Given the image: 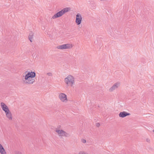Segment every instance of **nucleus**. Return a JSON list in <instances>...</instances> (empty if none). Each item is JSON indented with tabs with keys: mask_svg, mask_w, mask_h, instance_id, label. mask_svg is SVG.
<instances>
[{
	"mask_svg": "<svg viewBox=\"0 0 154 154\" xmlns=\"http://www.w3.org/2000/svg\"><path fill=\"white\" fill-rule=\"evenodd\" d=\"M71 9L70 8H63L60 11L55 14L52 17L53 19H55L62 16L64 14L66 13L69 12Z\"/></svg>",
	"mask_w": 154,
	"mask_h": 154,
	"instance_id": "f257e3e1",
	"label": "nucleus"
},
{
	"mask_svg": "<svg viewBox=\"0 0 154 154\" xmlns=\"http://www.w3.org/2000/svg\"><path fill=\"white\" fill-rule=\"evenodd\" d=\"M74 78L73 76L70 75H69L65 79V82L68 86L70 85L72 86L74 84Z\"/></svg>",
	"mask_w": 154,
	"mask_h": 154,
	"instance_id": "f03ea898",
	"label": "nucleus"
},
{
	"mask_svg": "<svg viewBox=\"0 0 154 154\" xmlns=\"http://www.w3.org/2000/svg\"><path fill=\"white\" fill-rule=\"evenodd\" d=\"M72 47L71 44H66L60 45L58 46L57 47V48L60 49H70Z\"/></svg>",
	"mask_w": 154,
	"mask_h": 154,
	"instance_id": "7ed1b4c3",
	"label": "nucleus"
},
{
	"mask_svg": "<svg viewBox=\"0 0 154 154\" xmlns=\"http://www.w3.org/2000/svg\"><path fill=\"white\" fill-rule=\"evenodd\" d=\"M36 75L35 72H29L25 76V79H28L33 78Z\"/></svg>",
	"mask_w": 154,
	"mask_h": 154,
	"instance_id": "20e7f679",
	"label": "nucleus"
},
{
	"mask_svg": "<svg viewBox=\"0 0 154 154\" xmlns=\"http://www.w3.org/2000/svg\"><path fill=\"white\" fill-rule=\"evenodd\" d=\"M82 17L79 14H77L76 15V19L75 22L77 25H79L81 23Z\"/></svg>",
	"mask_w": 154,
	"mask_h": 154,
	"instance_id": "39448f33",
	"label": "nucleus"
},
{
	"mask_svg": "<svg viewBox=\"0 0 154 154\" xmlns=\"http://www.w3.org/2000/svg\"><path fill=\"white\" fill-rule=\"evenodd\" d=\"M1 106L3 110L5 112V113L10 111L8 106L4 103L1 102Z\"/></svg>",
	"mask_w": 154,
	"mask_h": 154,
	"instance_id": "423d86ee",
	"label": "nucleus"
},
{
	"mask_svg": "<svg viewBox=\"0 0 154 154\" xmlns=\"http://www.w3.org/2000/svg\"><path fill=\"white\" fill-rule=\"evenodd\" d=\"M59 98L63 102H64L65 100H67V96L64 93H61L59 95Z\"/></svg>",
	"mask_w": 154,
	"mask_h": 154,
	"instance_id": "0eeeda50",
	"label": "nucleus"
},
{
	"mask_svg": "<svg viewBox=\"0 0 154 154\" xmlns=\"http://www.w3.org/2000/svg\"><path fill=\"white\" fill-rule=\"evenodd\" d=\"M131 114L128 112L125 111H123L121 112L119 114V116L120 117L124 118L127 116H129Z\"/></svg>",
	"mask_w": 154,
	"mask_h": 154,
	"instance_id": "6e6552de",
	"label": "nucleus"
},
{
	"mask_svg": "<svg viewBox=\"0 0 154 154\" xmlns=\"http://www.w3.org/2000/svg\"><path fill=\"white\" fill-rule=\"evenodd\" d=\"M35 81V80L33 78L28 79H25V81H23L26 84H32Z\"/></svg>",
	"mask_w": 154,
	"mask_h": 154,
	"instance_id": "1a4fd4ad",
	"label": "nucleus"
},
{
	"mask_svg": "<svg viewBox=\"0 0 154 154\" xmlns=\"http://www.w3.org/2000/svg\"><path fill=\"white\" fill-rule=\"evenodd\" d=\"M119 85V83L117 82L114 84L109 89L110 91H112L115 89L117 88L118 86Z\"/></svg>",
	"mask_w": 154,
	"mask_h": 154,
	"instance_id": "9d476101",
	"label": "nucleus"
},
{
	"mask_svg": "<svg viewBox=\"0 0 154 154\" xmlns=\"http://www.w3.org/2000/svg\"><path fill=\"white\" fill-rule=\"evenodd\" d=\"M55 131L57 132L60 136H63L65 131L63 130H58L57 128Z\"/></svg>",
	"mask_w": 154,
	"mask_h": 154,
	"instance_id": "9b49d317",
	"label": "nucleus"
},
{
	"mask_svg": "<svg viewBox=\"0 0 154 154\" xmlns=\"http://www.w3.org/2000/svg\"><path fill=\"white\" fill-rule=\"evenodd\" d=\"M6 116L10 120H12V114L10 111L8 112L5 113Z\"/></svg>",
	"mask_w": 154,
	"mask_h": 154,
	"instance_id": "f8f14e48",
	"label": "nucleus"
},
{
	"mask_svg": "<svg viewBox=\"0 0 154 154\" xmlns=\"http://www.w3.org/2000/svg\"><path fill=\"white\" fill-rule=\"evenodd\" d=\"M33 35L34 34L32 32H31L29 34V35L28 36V38L31 42H32Z\"/></svg>",
	"mask_w": 154,
	"mask_h": 154,
	"instance_id": "ddd939ff",
	"label": "nucleus"
},
{
	"mask_svg": "<svg viewBox=\"0 0 154 154\" xmlns=\"http://www.w3.org/2000/svg\"><path fill=\"white\" fill-rule=\"evenodd\" d=\"M64 135L63 136H65V137H69L70 136L69 134L67 133L66 132H65Z\"/></svg>",
	"mask_w": 154,
	"mask_h": 154,
	"instance_id": "4468645a",
	"label": "nucleus"
},
{
	"mask_svg": "<svg viewBox=\"0 0 154 154\" xmlns=\"http://www.w3.org/2000/svg\"><path fill=\"white\" fill-rule=\"evenodd\" d=\"M0 153H1V154H6V153L5 149L4 150V151H3V150L0 151Z\"/></svg>",
	"mask_w": 154,
	"mask_h": 154,
	"instance_id": "2eb2a0df",
	"label": "nucleus"
},
{
	"mask_svg": "<svg viewBox=\"0 0 154 154\" xmlns=\"http://www.w3.org/2000/svg\"><path fill=\"white\" fill-rule=\"evenodd\" d=\"M5 149L3 146L0 143V151L2 150L4 151Z\"/></svg>",
	"mask_w": 154,
	"mask_h": 154,
	"instance_id": "dca6fc26",
	"label": "nucleus"
},
{
	"mask_svg": "<svg viewBox=\"0 0 154 154\" xmlns=\"http://www.w3.org/2000/svg\"><path fill=\"white\" fill-rule=\"evenodd\" d=\"M79 154H88L86 153L85 152L83 151H81L79 152Z\"/></svg>",
	"mask_w": 154,
	"mask_h": 154,
	"instance_id": "f3484780",
	"label": "nucleus"
},
{
	"mask_svg": "<svg viewBox=\"0 0 154 154\" xmlns=\"http://www.w3.org/2000/svg\"><path fill=\"white\" fill-rule=\"evenodd\" d=\"M47 75L49 76H52V73L51 72H48L47 73Z\"/></svg>",
	"mask_w": 154,
	"mask_h": 154,
	"instance_id": "a211bd4d",
	"label": "nucleus"
},
{
	"mask_svg": "<svg viewBox=\"0 0 154 154\" xmlns=\"http://www.w3.org/2000/svg\"><path fill=\"white\" fill-rule=\"evenodd\" d=\"M82 141L83 143H85L86 142V140L83 139H82Z\"/></svg>",
	"mask_w": 154,
	"mask_h": 154,
	"instance_id": "6ab92c4d",
	"label": "nucleus"
},
{
	"mask_svg": "<svg viewBox=\"0 0 154 154\" xmlns=\"http://www.w3.org/2000/svg\"><path fill=\"white\" fill-rule=\"evenodd\" d=\"M96 126L97 127H99V126H100V124L99 123H97L96 124Z\"/></svg>",
	"mask_w": 154,
	"mask_h": 154,
	"instance_id": "aec40b11",
	"label": "nucleus"
},
{
	"mask_svg": "<svg viewBox=\"0 0 154 154\" xmlns=\"http://www.w3.org/2000/svg\"><path fill=\"white\" fill-rule=\"evenodd\" d=\"M15 154H22V153L19 151H16L15 152Z\"/></svg>",
	"mask_w": 154,
	"mask_h": 154,
	"instance_id": "412c9836",
	"label": "nucleus"
},
{
	"mask_svg": "<svg viewBox=\"0 0 154 154\" xmlns=\"http://www.w3.org/2000/svg\"><path fill=\"white\" fill-rule=\"evenodd\" d=\"M146 141L148 142H150V140L148 138L146 139Z\"/></svg>",
	"mask_w": 154,
	"mask_h": 154,
	"instance_id": "4be33fe9",
	"label": "nucleus"
},
{
	"mask_svg": "<svg viewBox=\"0 0 154 154\" xmlns=\"http://www.w3.org/2000/svg\"><path fill=\"white\" fill-rule=\"evenodd\" d=\"M153 131V132L154 133V130Z\"/></svg>",
	"mask_w": 154,
	"mask_h": 154,
	"instance_id": "5701e85b",
	"label": "nucleus"
}]
</instances>
